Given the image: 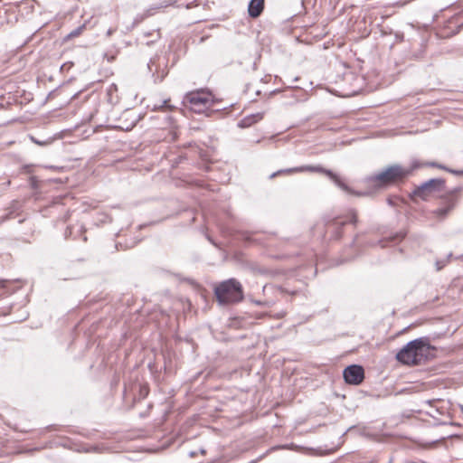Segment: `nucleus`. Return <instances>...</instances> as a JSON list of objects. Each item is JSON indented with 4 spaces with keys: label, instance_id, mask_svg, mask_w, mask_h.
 Segmentation results:
<instances>
[{
    "label": "nucleus",
    "instance_id": "nucleus-10",
    "mask_svg": "<svg viewBox=\"0 0 463 463\" xmlns=\"http://www.w3.org/2000/svg\"><path fill=\"white\" fill-rule=\"evenodd\" d=\"M263 112H258L244 117L239 123L240 128H249L263 118Z\"/></svg>",
    "mask_w": 463,
    "mask_h": 463
},
{
    "label": "nucleus",
    "instance_id": "nucleus-1",
    "mask_svg": "<svg viewBox=\"0 0 463 463\" xmlns=\"http://www.w3.org/2000/svg\"><path fill=\"white\" fill-rule=\"evenodd\" d=\"M430 353V345L423 338L407 343L397 354L396 359L405 365H418L423 363Z\"/></svg>",
    "mask_w": 463,
    "mask_h": 463
},
{
    "label": "nucleus",
    "instance_id": "nucleus-14",
    "mask_svg": "<svg viewBox=\"0 0 463 463\" xmlns=\"http://www.w3.org/2000/svg\"><path fill=\"white\" fill-rule=\"evenodd\" d=\"M165 107H169L167 105V100L166 99L163 100L162 103L159 104V105H155L153 109L156 110V109H163V108H165Z\"/></svg>",
    "mask_w": 463,
    "mask_h": 463
},
{
    "label": "nucleus",
    "instance_id": "nucleus-5",
    "mask_svg": "<svg viewBox=\"0 0 463 463\" xmlns=\"http://www.w3.org/2000/svg\"><path fill=\"white\" fill-rule=\"evenodd\" d=\"M185 100L190 109L198 114L209 109L213 105L212 94L203 90L188 93Z\"/></svg>",
    "mask_w": 463,
    "mask_h": 463
},
{
    "label": "nucleus",
    "instance_id": "nucleus-15",
    "mask_svg": "<svg viewBox=\"0 0 463 463\" xmlns=\"http://www.w3.org/2000/svg\"><path fill=\"white\" fill-rule=\"evenodd\" d=\"M350 222L352 223H356L357 222V216H356L355 212H354V211L351 213V220H350Z\"/></svg>",
    "mask_w": 463,
    "mask_h": 463
},
{
    "label": "nucleus",
    "instance_id": "nucleus-17",
    "mask_svg": "<svg viewBox=\"0 0 463 463\" xmlns=\"http://www.w3.org/2000/svg\"><path fill=\"white\" fill-rule=\"evenodd\" d=\"M31 138H32V140H33L34 143H36V144H38V145H41V146H42V145H43V144H44L43 142H40V141L36 140L34 137H31Z\"/></svg>",
    "mask_w": 463,
    "mask_h": 463
},
{
    "label": "nucleus",
    "instance_id": "nucleus-8",
    "mask_svg": "<svg viewBox=\"0 0 463 463\" xmlns=\"http://www.w3.org/2000/svg\"><path fill=\"white\" fill-rule=\"evenodd\" d=\"M457 202L458 198L454 194L449 195V197L446 201V206L435 210L434 214L439 218H445L448 213H449L455 207Z\"/></svg>",
    "mask_w": 463,
    "mask_h": 463
},
{
    "label": "nucleus",
    "instance_id": "nucleus-7",
    "mask_svg": "<svg viewBox=\"0 0 463 463\" xmlns=\"http://www.w3.org/2000/svg\"><path fill=\"white\" fill-rule=\"evenodd\" d=\"M343 375L347 383L358 385L364 378V371L361 365L352 364L344 370Z\"/></svg>",
    "mask_w": 463,
    "mask_h": 463
},
{
    "label": "nucleus",
    "instance_id": "nucleus-3",
    "mask_svg": "<svg viewBox=\"0 0 463 463\" xmlns=\"http://www.w3.org/2000/svg\"><path fill=\"white\" fill-rule=\"evenodd\" d=\"M303 172H316V173L325 174L335 183V184L336 186H338L343 191H345L348 194H351L360 195V194L354 193L347 184H345L336 174H335L331 170L324 168L321 165H301V166H297V167L281 169V170H279V171L271 174L269 178H274L275 176H277L278 175H280V174H293V173H303Z\"/></svg>",
    "mask_w": 463,
    "mask_h": 463
},
{
    "label": "nucleus",
    "instance_id": "nucleus-4",
    "mask_svg": "<svg viewBox=\"0 0 463 463\" xmlns=\"http://www.w3.org/2000/svg\"><path fill=\"white\" fill-rule=\"evenodd\" d=\"M411 170L400 165H392L386 167L381 173L368 178V181L377 186H387L404 179Z\"/></svg>",
    "mask_w": 463,
    "mask_h": 463
},
{
    "label": "nucleus",
    "instance_id": "nucleus-9",
    "mask_svg": "<svg viewBox=\"0 0 463 463\" xmlns=\"http://www.w3.org/2000/svg\"><path fill=\"white\" fill-rule=\"evenodd\" d=\"M264 8V0H250L248 6L249 15L252 18L260 16Z\"/></svg>",
    "mask_w": 463,
    "mask_h": 463
},
{
    "label": "nucleus",
    "instance_id": "nucleus-18",
    "mask_svg": "<svg viewBox=\"0 0 463 463\" xmlns=\"http://www.w3.org/2000/svg\"><path fill=\"white\" fill-rule=\"evenodd\" d=\"M113 33H114L113 29H109L108 32H107V35L110 36Z\"/></svg>",
    "mask_w": 463,
    "mask_h": 463
},
{
    "label": "nucleus",
    "instance_id": "nucleus-2",
    "mask_svg": "<svg viewBox=\"0 0 463 463\" xmlns=\"http://www.w3.org/2000/svg\"><path fill=\"white\" fill-rule=\"evenodd\" d=\"M218 301L222 304L235 303L242 300L241 284L235 279H230L220 283L214 289Z\"/></svg>",
    "mask_w": 463,
    "mask_h": 463
},
{
    "label": "nucleus",
    "instance_id": "nucleus-16",
    "mask_svg": "<svg viewBox=\"0 0 463 463\" xmlns=\"http://www.w3.org/2000/svg\"><path fill=\"white\" fill-rule=\"evenodd\" d=\"M446 262L445 261H439L438 260L436 262V266H437V269L439 270L441 269L444 266H445Z\"/></svg>",
    "mask_w": 463,
    "mask_h": 463
},
{
    "label": "nucleus",
    "instance_id": "nucleus-12",
    "mask_svg": "<svg viewBox=\"0 0 463 463\" xmlns=\"http://www.w3.org/2000/svg\"><path fill=\"white\" fill-rule=\"evenodd\" d=\"M85 24H83L82 25L77 27L76 29L72 30L69 34H68V37H76L78 35H80L82 31L85 29Z\"/></svg>",
    "mask_w": 463,
    "mask_h": 463
},
{
    "label": "nucleus",
    "instance_id": "nucleus-6",
    "mask_svg": "<svg viewBox=\"0 0 463 463\" xmlns=\"http://www.w3.org/2000/svg\"><path fill=\"white\" fill-rule=\"evenodd\" d=\"M445 186V181L441 178H434L430 179L424 184H422L420 186H419L414 194L415 195L421 197L422 199H426L427 196H429L430 194L437 192V191H442Z\"/></svg>",
    "mask_w": 463,
    "mask_h": 463
},
{
    "label": "nucleus",
    "instance_id": "nucleus-11",
    "mask_svg": "<svg viewBox=\"0 0 463 463\" xmlns=\"http://www.w3.org/2000/svg\"><path fill=\"white\" fill-rule=\"evenodd\" d=\"M427 165H430V166L438 167L439 169L449 171V172L456 174V175L463 174V170L462 171L451 170V169L447 168L445 165L438 164V163H435V162H430V163H428Z\"/></svg>",
    "mask_w": 463,
    "mask_h": 463
},
{
    "label": "nucleus",
    "instance_id": "nucleus-13",
    "mask_svg": "<svg viewBox=\"0 0 463 463\" xmlns=\"http://www.w3.org/2000/svg\"><path fill=\"white\" fill-rule=\"evenodd\" d=\"M117 90H118L117 85L112 83L109 86L107 92H108V95L111 98L112 94L117 92Z\"/></svg>",
    "mask_w": 463,
    "mask_h": 463
}]
</instances>
